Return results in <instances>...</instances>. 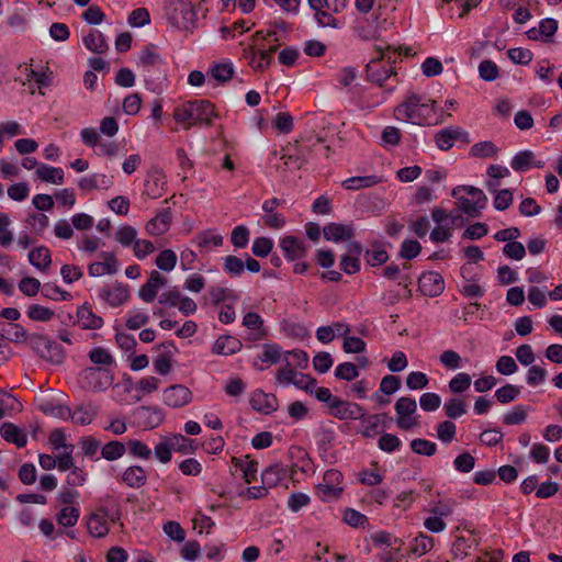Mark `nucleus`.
I'll return each mask as SVG.
<instances>
[{
    "mask_svg": "<svg viewBox=\"0 0 562 562\" xmlns=\"http://www.w3.org/2000/svg\"><path fill=\"white\" fill-rule=\"evenodd\" d=\"M394 408L397 417H408L416 412L417 404L414 398L403 396L396 401Z\"/></svg>",
    "mask_w": 562,
    "mask_h": 562,
    "instance_id": "nucleus-50",
    "label": "nucleus"
},
{
    "mask_svg": "<svg viewBox=\"0 0 562 562\" xmlns=\"http://www.w3.org/2000/svg\"><path fill=\"white\" fill-rule=\"evenodd\" d=\"M125 445L121 441H110L106 445H104L101 449V456L105 460L114 461L120 459L125 453Z\"/></svg>",
    "mask_w": 562,
    "mask_h": 562,
    "instance_id": "nucleus-42",
    "label": "nucleus"
},
{
    "mask_svg": "<svg viewBox=\"0 0 562 562\" xmlns=\"http://www.w3.org/2000/svg\"><path fill=\"white\" fill-rule=\"evenodd\" d=\"M194 243L200 248L201 252H209L214 248L221 247L224 243V238L215 231L206 229L195 236Z\"/></svg>",
    "mask_w": 562,
    "mask_h": 562,
    "instance_id": "nucleus-22",
    "label": "nucleus"
},
{
    "mask_svg": "<svg viewBox=\"0 0 562 562\" xmlns=\"http://www.w3.org/2000/svg\"><path fill=\"white\" fill-rule=\"evenodd\" d=\"M83 44L87 49L95 54H103L108 50V44L104 36L99 31H90V33L83 37Z\"/></svg>",
    "mask_w": 562,
    "mask_h": 562,
    "instance_id": "nucleus-34",
    "label": "nucleus"
},
{
    "mask_svg": "<svg viewBox=\"0 0 562 562\" xmlns=\"http://www.w3.org/2000/svg\"><path fill=\"white\" fill-rule=\"evenodd\" d=\"M418 286L424 295L434 297L442 293L445 281L438 272H424L418 280Z\"/></svg>",
    "mask_w": 562,
    "mask_h": 562,
    "instance_id": "nucleus-14",
    "label": "nucleus"
},
{
    "mask_svg": "<svg viewBox=\"0 0 562 562\" xmlns=\"http://www.w3.org/2000/svg\"><path fill=\"white\" fill-rule=\"evenodd\" d=\"M274 35V31H257L252 35V43L245 48L244 57L248 59L249 65L255 70H265L269 67V63L267 61V57H265V53L260 52L259 41H265Z\"/></svg>",
    "mask_w": 562,
    "mask_h": 562,
    "instance_id": "nucleus-7",
    "label": "nucleus"
},
{
    "mask_svg": "<svg viewBox=\"0 0 562 562\" xmlns=\"http://www.w3.org/2000/svg\"><path fill=\"white\" fill-rule=\"evenodd\" d=\"M166 186V179L162 172L156 170L148 175L145 181V193L151 199L161 196Z\"/></svg>",
    "mask_w": 562,
    "mask_h": 562,
    "instance_id": "nucleus-27",
    "label": "nucleus"
},
{
    "mask_svg": "<svg viewBox=\"0 0 562 562\" xmlns=\"http://www.w3.org/2000/svg\"><path fill=\"white\" fill-rule=\"evenodd\" d=\"M100 297H102L109 305L116 307L128 300L130 292L126 285L115 283L112 288H102L100 290Z\"/></svg>",
    "mask_w": 562,
    "mask_h": 562,
    "instance_id": "nucleus-19",
    "label": "nucleus"
},
{
    "mask_svg": "<svg viewBox=\"0 0 562 562\" xmlns=\"http://www.w3.org/2000/svg\"><path fill=\"white\" fill-rule=\"evenodd\" d=\"M381 182V179L374 175L371 176H357L346 179L342 186L347 190H360L364 188H371Z\"/></svg>",
    "mask_w": 562,
    "mask_h": 562,
    "instance_id": "nucleus-33",
    "label": "nucleus"
},
{
    "mask_svg": "<svg viewBox=\"0 0 562 562\" xmlns=\"http://www.w3.org/2000/svg\"><path fill=\"white\" fill-rule=\"evenodd\" d=\"M510 167L517 172H522L530 168H543L544 161L537 160L535 153L526 149L517 153L512 158Z\"/></svg>",
    "mask_w": 562,
    "mask_h": 562,
    "instance_id": "nucleus-17",
    "label": "nucleus"
},
{
    "mask_svg": "<svg viewBox=\"0 0 562 562\" xmlns=\"http://www.w3.org/2000/svg\"><path fill=\"white\" fill-rule=\"evenodd\" d=\"M120 519V513L117 508H99L92 513L87 521V527L93 537L101 538L105 537L110 530V524L115 522Z\"/></svg>",
    "mask_w": 562,
    "mask_h": 562,
    "instance_id": "nucleus-6",
    "label": "nucleus"
},
{
    "mask_svg": "<svg viewBox=\"0 0 562 562\" xmlns=\"http://www.w3.org/2000/svg\"><path fill=\"white\" fill-rule=\"evenodd\" d=\"M443 411L449 418L457 419L467 413V404L463 400L453 397L445 403Z\"/></svg>",
    "mask_w": 562,
    "mask_h": 562,
    "instance_id": "nucleus-40",
    "label": "nucleus"
},
{
    "mask_svg": "<svg viewBox=\"0 0 562 562\" xmlns=\"http://www.w3.org/2000/svg\"><path fill=\"white\" fill-rule=\"evenodd\" d=\"M77 321L83 329H98L103 325V319L95 315L91 306L87 304L78 308Z\"/></svg>",
    "mask_w": 562,
    "mask_h": 562,
    "instance_id": "nucleus-24",
    "label": "nucleus"
},
{
    "mask_svg": "<svg viewBox=\"0 0 562 562\" xmlns=\"http://www.w3.org/2000/svg\"><path fill=\"white\" fill-rule=\"evenodd\" d=\"M454 468L461 473H469L474 469L475 459L469 452L459 454L453 461Z\"/></svg>",
    "mask_w": 562,
    "mask_h": 562,
    "instance_id": "nucleus-63",
    "label": "nucleus"
},
{
    "mask_svg": "<svg viewBox=\"0 0 562 562\" xmlns=\"http://www.w3.org/2000/svg\"><path fill=\"white\" fill-rule=\"evenodd\" d=\"M137 232L130 225L121 226L115 233V239L122 246L128 247L136 240Z\"/></svg>",
    "mask_w": 562,
    "mask_h": 562,
    "instance_id": "nucleus-55",
    "label": "nucleus"
},
{
    "mask_svg": "<svg viewBox=\"0 0 562 562\" xmlns=\"http://www.w3.org/2000/svg\"><path fill=\"white\" fill-rule=\"evenodd\" d=\"M234 74L232 64H216L211 68V78L220 81H228Z\"/></svg>",
    "mask_w": 562,
    "mask_h": 562,
    "instance_id": "nucleus-56",
    "label": "nucleus"
},
{
    "mask_svg": "<svg viewBox=\"0 0 562 562\" xmlns=\"http://www.w3.org/2000/svg\"><path fill=\"white\" fill-rule=\"evenodd\" d=\"M243 325L252 331L251 335L255 340L266 336V330L263 328V319L259 314L255 312H249L244 316Z\"/></svg>",
    "mask_w": 562,
    "mask_h": 562,
    "instance_id": "nucleus-32",
    "label": "nucleus"
},
{
    "mask_svg": "<svg viewBox=\"0 0 562 562\" xmlns=\"http://www.w3.org/2000/svg\"><path fill=\"white\" fill-rule=\"evenodd\" d=\"M104 16L103 11L98 5H90L81 14V19L90 25L101 24Z\"/></svg>",
    "mask_w": 562,
    "mask_h": 562,
    "instance_id": "nucleus-64",
    "label": "nucleus"
},
{
    "mask_svg": "<svg viewBox=\"0 0 562 562\" xmlns=\"http://www.w3.org/2000/svg\"><path fill=\"white\" fill-rule=\"evenodd\" d=\"M457 434V426L451 420H445L437 425V437L443 443L451 442Z\"/></svg>",
    "mask_w": 562,
    "mask_h": 562,
    "instance_id": "nucleus-48",
    "label": "nucleus"
},
{
    "mask_svg": "<svg viewBox=\"0 0 562 562\" xmlns=\"http://www.w3.org/2000/svg\"><path fill=\"white\" fill-rule=\"evenodd\" d=\"M412 450L420 456L431 457L437 451V445L426 439H414L411 441Z\"/></svg>",
    "mask_w": 562,
    "mask_h": 562,
    "instance_id": "nucleus-49",
    "label": "nucleus"
},
{
    "mask_svg": "<svg viewBox=\"0 0 562 562\" xmlns=\"http://www.w3.org/2000/svg\"><path fill=\"white\" fill-rule=\"evenodd\" d=\"M243 347L241 341L233 336H221L218 337L212 348V351L216 355L231 356L238 352Z\"/></svg>",
    "mask_w": 562,
    "mask_h": 562,
    "instance_id": "nucleus-23",
    "label": "nucleus"
},
{
    "mask_svg": "<svg viewBox=\"0 0 562 562\" xmlns=\"http://www.w3.org/2000/svg\"><path fill=\"white\" fill-rule=\"evenodd\" d=\"M359 375V369L352 362H344L336 367L335 376L345 381H352Z\"/></svg>",
    "mask_w": 562,
    "mask_h": 562,
    "instance_id": "nucleus-51",
    "label": "nucleus"
},
{
    "mask_svg": "<svg viewBox=\"0 0 562 562\" xmlns=\"http://www.w3.org/2000/svg\"><path fill=\"white\" fill-rule=\"evenodd\" d=\"M378 50L380 52V56L368 63L366 71L370 81L375 82L379 86H383V82L391 76L395 75V72L391 65L386 66L382 64V59L384 57L383 49L378 47Z\"/></svg>",
    "mask_w": 562,
    "mask_h": 562,
    "instance_id": "nucleus-10",
    "label": "nucleus"
},
{
    "mask_svg": "<svg viewBox=\"0 0 562 562\" xmlns=\"http://www.w3.org/2000/svg\"><path fill=\"white\" fill-rule=\"evenodd\" d=\"M127 448L131 456L134 458H139L144 460H148L151 456L150 448L137 439H132L127 441Z\"/></svg>",
    "mask_w": 562,
    "mask_h": 562,
    "instance_id": "nucleus-52",
    "label": "nucleus"
},
{
    "mask_svg": "<svg viewBox=\"0 0 562 562\" xmlns=\"http://www.w3.org/2000/svg\"><path fill=\"white\" fill-rule=\"evenodd\" d=\"M214 117H217V113L214 105L207 100L188 101L176 108L173 112L175 121L184 124L186 128L199 124L210 126Z\"/></svg>",
    "mask_w": 562,
    "mask_h": 562,
    "instance_id": "nucleus-2",
    "label": "nucleus"
},
{
    "mask_svg": "<svg viewBox=\"0 0 562 562\" xmlns=\"http://www.w3.org/2000/svg\"><path fill=\"white\" fill-rule=\"evenodd\" d=\"M171 220L170 209H164L146 224V231L149 235L160 236L169 231Z\"/></svg>",
    "mask_w": 562,
    "mask_h": 562,
    "instance_id": "nucleus-20",
    "label": "nucleus"
},
{
    "mask_svg": "<svg viewBox=\"0 0 562 562\" xmlns=\"http://www.w3.org/2000/svg\"><path fill=\"white\" fill-rule=\"evenodd\" d=\"M36 176L44 182L60 184L64 181V171L60 168H55L46 165H38Z\"/></svg>",
    "mask_w": 562,
    "mask_h": 562,
    "instance_id": "nucleus-35",
    "label": "nucleus"
},
{
    "mask_svg": "<svg viewBox=\"0 0 562 562\" xmlns=\"http://www.w3.org/2000/svg\"><path fill=\"white\" fill-rule=\"evenodd\" d=\"M38 459H40V465L44 470H52L57 464L61 471H65L70 468V454L69 453H64V454H59L56 457H53L50 454H40Z\"/></svg>",
    "mask_w": 562,
    "mask_h": 562,
    "instance_id": "nucleus-31",
    "label": "nucleus"
},
{
    "mask_svg": "<svg viewBox=\"0 0 562 562\" xmlns=\"http://www.w3.org/2000/svg\"><path fill=\"white\" fill-rule=\"evenodd\" d=\"M436 101L425 94L411 92L405 100L395 108L394 115L397 120L414 124L428 123L435 113Z\"/></svg>",
    "mask_w": 562,
    "mask_h": 562,
    "instance_id": "nucleus-1",
    "label": "nucleus"
},
{
    "mask_svg": "<svg viewBox=\"0 0 562 562\" xmlns=\"http://www.w3.org/2000/svg\"><path fill=\"white\" fill-rule=\"evenodd\" d=\"M249 403L251 407L261 414H271L278 408V400L273 394L265 393L262 390H256L251 393Z\"/></svg>",
    "mask_w": 562,
    "mask_h": 562,
    "instance_id": "nucleus-15",
    "label": "nucleus"
},
{
    "mask_svg": "<svg viewBox=\"0 0 562 562\" xmlns=\"http://www.w3.org/2000/svg\"><path fill=\"white\" fill-rule=\"evenodd\" d=\"M434 547V539L425 533H419L413 540L411 551L419 557L429 552Z\"/></svg>",
    "mask_w": 562,
    "mask_h": 562,
    "instance_id": "nucleus-46",
    "label": "nucleus"
},
{
    "mask_svg": "<svg viewBox=\"0 0 562 562\" xmlns=\"http://www.w3.org/2000/svg\"><path fill=\"white\" fill-rule=\"evenodd\" d=\"M527 411L526 406L516 405L510 412L504 415L503 423L506 425H519L526 420Z\"/></svg>",
    "mask_w": 562,
    "mask_h": 562,
    "instance_id": "nucleus-53",
    "label": "nucleus"
},
{
    "mask_svg": "<svg viewBox=\"0 0 562 562\" xmlns=\"http://www.w3.org/2000/svg\"><path fill=\"white\" fill-rule=\"evenodd\" d=\"M29 261L40 271H46L52 263L50 252L46 247L38 246L30 251Z\"/></svg>",
    "mask_w": 562,
    "mask_h": 562,
    "instance_id": "nucleus-29",
    "label": "nucleus"
},
{
    "mask_svg": "<svg viewBox=\"0 0 562 562\" xmlns=\"http://www.w3.org/2000/svg\"><path fill=\"white\" fill-rule=\"evenodd\" d=\"M177 260L176 252L171 249H166L158 254L155 262L160 270L169 272L175 269Z\"/></svg>",
    "mask_w": 562,
    "mask_h": 562,
    "instance_id": "nucleus-43",
    "label": "nucleus"
},
{
    "mask_svg": "<svg viewBox=\"0 0 562 562\" xmlns=\"http://www.w3.org/2000/svg\"><path fill=\"white\" fill-rule=\"evenodd\" d=\"M102 261L89 265L88 272L90 277H101L103 274H114L119 271V261L114 254L102 251L99 254Z\"/></svg>",
    "mask_w": 562,
    "mask_h": 562,
    "instance_id": "nucleus-13",
    "label": "nucleus"
},
{
    "mask_svg": "<svg viewBox=\"0 0 562 562\" xmlns=\"http://www.w3.org/2000/svg\"><path fill=\"white\" fill-rule=\"evenodd\" d=\"M342 474L336 469L327 470L324 473L323 482L317 486V495L322 501L330 502L337 499L342 493Z\"/></svg>",
    "mask_w": 562,
    "mask_h": 562,
    "instance_id": "nucleus-8",
    "label": "nucleus"
},
{
    "mask_svg": "<svg viewBox=\"0 0 562 562\" xmlns=\"http://www.w3.org/2000/svg\"><path fill=\"white\" fill-rule=\"evenodd\" d=\"M324 7H318L317 9H312L314 13V18L317 24L321 27H331L339 29L340 22L336 18H334L331 12H327L323 10Z\"/></svg>",
    "mask_w": 562,
    "mask_h": 562,
    "instance_id": "nucleus-47",
    "label": "nucleus"
},
{
    "mask_svg": "<svg viewBox=\"0 0 562 562\" xmlns=\"http://www.w3.org/2000/svg\"><path fill=\"white\" fill-rule=\"evenodd\" d=\"M0 435L5 441L14 443L18 448H23L27 442L25 432L13 423H3L0 427Z\"/></svg>",
    "mask_w": 562,
    "mask_h": 562,
    "instance_id": "nucleus-25",
    "label": "nucleus"
},
{
    "mask_svg": "<svg viewBox=\"0 0 562 562\" xmlns=\"http://www.w3.org/2000/svg\"><path fill=\"white\" fill-rule=\"evenodd\" d=\"M323 234L327 240L338 243L352 238L353 231L348 225L330 223L323 228Z\"/></svg>",
    "mask_w": 562,
    "mask_h": 562,
    "instance_id": "nucleus-26",
    "label": "nucleus"
},
{
    "mask_svg": "<svg viewBox=\"0 0 562 562\" xmlns=\"http://www.w3.org/2000/svg\"><path fill=\"white\" fill-rule=\"evenodd\" d=\"M498 149L494 143L484 140L474 144L470 149V155L479 158H490L497 154Z\"/></svg>",
    "mask_w": 562,
    "mask_h": 562,
    "instance_id": "nucleus-44",
    "label": "nucleus"
},
{
    "mask_svg": "<svg viewBox=\"0 0 562 562\" xmlns=\"http://www.w3.org/2000/svg\"><path fill=\"white\" fill-rule=\"evenodd\" d=\"M47 226L48 217L43 213H33L26 218V227L37 236H42Z\"/></svg>",
    "mask_w": 562,
    "mask_h": 562,
    "instance_id": "nucleus-41",
    "label": "nucleus"
},
{
    "mask_svg": "<svg viewBox=\"0 0 562 562\" xmlns=\"http://www.w3.org/2000/svg\"><path fill=\"white\" fill-rule=\"evenodd\" d=\"M223 270L232 278H237L245 271L244 260L234 255H228L223 258Z\"/></svg>",
    "mask_w": 562,
    "mask_h": 562,
    "instance_id": "nucleus-36",
    "label": "nucleus"
},
{
    "mask_svg": "<svg viewBox=\"0 0 562 562\" xmlns=\"http://www.w3.org/2000/svg\"><path fill=\"white\" fill-rule=\"evenodd\" d=\"M479 75L485 81H494L498 77V67L494 61L485 59L479 65Z\"/></svg>",
    "mask_w": 562,
    "mask_h": 562,
    "instance_id": "nucleus-58",
    "label": "nucleus"
},
{
    "mask_svg": "<svg viewBox=\"0 0 562 562\" xmlns=\"http://www.w3.org/2000/svg\"><path fill=\"white\" fill-rule=\"evenodd\" d=\"M233 462L237 469L243 472V479L246 483H251L256 480V474L258 470V462L254 460H240L237 458H233Z\"/></svg>",
    "mask_w": 562,
    "mask_h": 562,
    "instance_id": "nucleus-37",
    "label": "nucleus"
},
{
    "mask_svg": "<svg viewBox=\"0 0 562 562\" xmlns=\"http://www.w3.org/2000/svg\"><path fill=\"white\" fill-rule=\"evenodd\" d=\"M135 415L138 416L146 428L154 429L158 427L165 418L164 412L157 406H139L135 409Z\"/></svg>",
    "mask_w": 562,
    "mask_h": 562,
    "instance_id": "nucleus-21",
    "label": "nucleus"
},
{
    "mask_svg": "<svg viewBox=\"0 0 562 562\" xmlns=\"http://www.w3.org/2000/svg\"><path fill=\"white\" fill-rule=\"evenodd\" d=\"M280 247L286 259L293 261L306 255L307 247L295 236H285L280 240Z\"/></svg>",
    "mask_w": 562,
    "mask_h": 562,
    "instance_id": "nucleus-18",
    "label": "nucleus"
},
{
    "mask_svg": "<svg viewBox=\"0 0 562 562\" xmlns=\"http://www.w3.org/2000/svg\"><path fill=\"white\" fill-rule=\"evenodd\" d=\"M26 342L41 357L46 355V349L50 346V340L38 334L29 335Z\"/></svg>",
    "mask_w": 562,
    "mask_h": 562,
    "instance_id": "nucleus-62",
    "label": "nucleus"
},
{
    "mask_svg": "<svg viewBox=\"0 0 562 562\" xmlns=\"http://www.w3.org/2000/svg\"><path fill=\"white\" fill-rule=\"evenodd\" d=\"M165 14L172 26L181 30H189L196 20V10L191 0H168Z\"/></svg>",
    "mask_w": 562,
    "mask_h": 562,
    "instance_id": "nucleus-4",
    "label": "nucleus"
},
{
    "mask_svg": "<svg viewBox=\"0 0 562 562\" xmlns=\"http://www.w3.org/2000/svg\"><path fill=\"white\" fill-rule=\"evenodd\" d=\"M166 283L167 279L158 271L153 270L147 282L140 286L138 295L144 302L150 303L155 300L158 290L165 286Z\"/></svg>",
    "mask_w": 562,
    "mask_h": 562,
    "instance_id": "nucleus-16",
    "label": "nucleus"
},
{
    "mask_svg": "<svg viewBox=\"0 0 562 562\" xmlns=\"http://www.w3.org/2000/svg\"><path fill=\"white\" fill-rule=\"evenodd\" d=\"M40 409L47 416L65 418L69 414L68 406L64 405L59 398L53 397L43 401L40 404Z\"/></svg>",
    "mask_w": 562,
    "mask_h": 562,
    "instance_id": "nucleus-30",
    "label": "nucleus"
},
{
    "mask_svg": "<svg viewBox=\"0 0 562 562\" xmlns=\"http://www.w3.org/2000/svg\"><path fill=\"white\" fill-rule=\"evenodd\" d=\"M162 400L166 405L179 408L192 401V393L187 386L175 384L164 391Z\"/></svg>",
    "mask_w": 562,
    "mask_h": 562,
    "instance_id": "nucleus-11",
    "label": "nucleus"
},
{
    "mask_svg": "<svg viewBox=\"0 0 562 562\" xmlns=\"http://www.w3.org/2000/svg\"><path fill=\"white\" fill-rule=\"evenodd\" d=\"M458 207L471 217H477L486 206L487 198L481 189L472 186H459L451 191Z\"/></svg>",
    "mask_w": 562,
    "mask_h": 562,
    "instance_id": "nucleus-3",
    "label": "nucleus"
},
{
    "mask_svg": "<svg viewBox=\"0 0 562 562\" xmlns=\"http://www.w3.org/2000/svg\"><path fill=\"white\" fill-rule=\"evenodd\" d=\"M155 457L161 463H168L172 457V447L168 437L164 438L160 442H158L154 448Z\"/></svg>",
    "mask_w": 562,
    "mask_h": 562,
    "instance_id": "nucleus-60",
    "label": "nucleus"
},
{
    "mask_svg": "<svg viewBox=\"0 0 562 562\" xmlns=\"http://www.w3.org/2000/svg\"><path fill=\"white\" fill-rule=\"evenodd\" d=\"M147 475L142 467L133 465L122 474V481L130 487L138 488L145 485Z\"/></svg>",
    "mask_w": 562,
    "mask_h": 562,
    "instance_id": "nucleus-28",
    "label": "nucleus"
},
{
    "mask_svg": "<svg viewBox=\"0 0 562 562\" xmlns=\"http://www.w3.org/2000/svg\"><path fill=\"white\" fill-rule=\"evenodd\" d=\"M168 439L170 441L172 450H176V451H179L182 453H192L196 449V445L194 443V440L189 439L181 434L170 436V437H168Z\"/></svg>",
    "mask_w": 562,
    "mask_h": 562,
    "instance_id": "nucleus-38",
    "label": "nucleus"
},
{
    "mask_svg": "<svg viewBox=\"0 0 562 562\" xmlns=\"http://www.w3.org/2000/svg\"><path fill=\"white\" fill-rule=\"evenodd\" d=\"M471 385V376L465 372H460L449 381V390L452 393H462Z\"/></svg>",
    "mask_w": 562,
    "mask_h": 562,
    "instance_id": "nucleus-54",
    "label": "nucleus"
},
{
    "mask_svg": "<svg viewBox=\"0 0 562 562\" xmlns=\"http://www.w3.org/2000/svg\"><path fill=\"white\" fill-rule=\"evenodd\" d=\"M456 140L470 142L469 133L460 127H447L436 134L435 142L439 149H450Z\"/></svg>",
    "mask_w": 562,
    "mask_h": 562,
    "instance_id": "nucleus-12",
    "label": "nucleus"
},
{
    "mask_svg": "<svg viewBox=\"0 0 562 562\" xmlns=\"http://www.w3.org/2000/svg\"><path fill=\"white\" fill-rule=\"evenodd\" d=\"M95 414V406L91 404L80 405L75 412H72V422H76L80 425H88L93 420Z\"/></svg>",
    "mask_w": 562,
    "mask_h": 562,
    "instance_id": "nucleus-39",
    "label": "nucleus"
},
{
    "mask_svg": "<svg viewBox=\"0 0 562 562\" xmlns=\"http://www.w3.org/2000/svg\"><path fill=\"white\" fill-rule=\"evenodd\" d=\"M273 247V241L268 237H258L254 240L251 251L256 257H267Z\"/></svg>",
    "mask_w": 562,
    "mask_h": 562,
    "instance_id": "nucleus-59",
    "label": "nucleus"
},
{
    "mask_svg": "<svg viewBox=\"0 0 562 562\" xmlns=\"http://www.w3.org/2000/svg\"><path fill=\"white\" fill-rule=\"evenodd\" d=\"M113 383V376L104 368H86L78 375V384L83 390L92 392L105 391Z\"/></svg>",
    "mask_w": 562,
    "mask_h": 562,
    "instance_id": "nucleus-5",
    "label": "nucleus"
},
{
    "mask_svg": "<svg viewBox=\"0 0 562 562\" xmlns=\"http://www.w3.org/2000/svg\"><path fill=\"white\" fill-rule=\"evenodd\" d=\"M67 357L66 350L58 345L57 342H54L50 340V346L46 349V355H43L42 358L55 363L59 364L61 363Z\"/></svg>",
    "mask_w": 562,
    "mask_h": 562,
    "instance_id": "nucleus-57",
    "label": "nucleus"
},
{
    "mask_svg": "<svg viewBox=\"0 0 562 562\" xmlns=\"http://www.w3.org/2000/svg\"><path fill=\"white\" fill-rule=\"evenodd\" d=\"M89 358L94 364L111 366L114 362L112 355L104 348L97 347L89 352Z\"/></svg>",
    "mask_w": 562,
    "mask_h": 562,
    "instance_id": "nucleus-61",
    "label": "nucleus"
},
{
    "mask_svg": "<svg viewBox=\"0 0 562 562\" xmlns=\"http://www.w3.org/2000/svg\"><path fill=\"white\" fill-rule=\"evenodd\" d=\"M328 414L339 420L361 419L366 415V409L357 403L336 397L331 405H328Z\"/></svg>",
    "mask_w": 562,
    "mask_h": 562,
    "instance_id": "nucleus-9",
    "label": "nucleus"
},
{
    "mask_svg": "<svg viewBox=\"0 0 562 562\" xmlns=\"http://www.w3.org/2000/svg\"><path fill=\"white\" fill-rule=\"evenodd\" d=\"M520 394V386L506 384L495 391L496 400L502 404H508L515 401Z\"/></svg>",
    "mask_w": 562,
    "mask_h": 562,
    "instance_id": "nucleus-45",
    "label": "nucleus"
}]
</instances>
